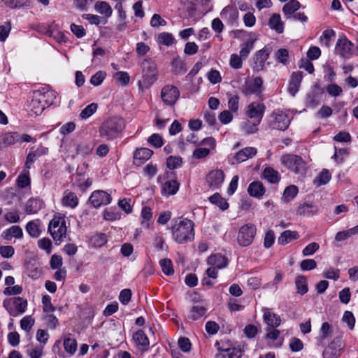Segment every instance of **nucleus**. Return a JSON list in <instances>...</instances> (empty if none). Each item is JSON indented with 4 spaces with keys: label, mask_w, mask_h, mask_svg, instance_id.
<instances>
[{
    "label": "nucleus",
    "mask_w": 358,
    "mask_h": 358,
    "mask_svg": "<svg viewBox=\"0 0 358 358\" xmlns=\"http://www.w3.org/2000/svg\"><path fill=\"white\" fill-rule=\"evenodd\" d=\"M317 211V208L312 204L304 203L299 207L298 213L303 216L313 215Z\"/></svg>",
    "instance_id": "49530a36"
},
{
    "label": "nucleus",
    "mask_w": 358,
    "mask_h": 358,
    "mask_svg": "<svg viewBox=\"0 0 358 358\" xmlns=\"http://www.w3.org/2000/svg\"><path fill=\"white\" fill-rule=\"evenodd\" d=\"M298 187L295 185H289L285 188L282 199L284 202L292 200L298 194Z\"/></svg>",
    "instance_id": "ea45409f"
},
{
    "label": "nucleus",
    "mask_w": 358,
    "mask_h": 358,
    "mask_svg": "<svg viewBox=\"0 0 358 358\" xmlns=\"http://www.w3.org/2000/svg\"><path fill=\"white\" fill-rule=\"evenodd\" d=\"M263 177L271 183H276L280 180L278 172L271 167H266L263 172Z\"/></svg>",
    "instance_id": "e433bc0d"
},
{
    "label": "nucleus",
    "mask_w": 358,
    "mask_h": 358,
    "mask_svg": "<svg viewBox=\"0 0 358 358\" xmlns=\"http://www.w3.org/2000/svg\"><path fill=\"white\" fill-rule=\"evenodd\" d=\"M172 68L176 73L181 74L186 71L185 64L180 58H176L172 61Z\"/></svg>",
    "instance_id": "4d7b16f0"
},
{
    "label": "nucleus",
    "mask_w": 358,
    "mask_h": 358,
    "mask_svg": "<svg viewBox=\"0 0 358 358\" xmlns=\"http://www.w3.org/2000/svg\"><path fill=\"white\" fill-rule=\"evenodd\" d=\"M269 57V52L268 50L262 49L257 52L256 54L257 62L253 66V70L255 71H262L265 66V62Z\"/></svg>",
    "instance_id": "4be33fe9"
},
{
    "label": "nucleus",
    "mask_w": 358,
    "mask_h": 358,
    "mask_svg": "<svg viewBox=\"0 0 358 358\" xmlns=\"http://www.w3.org/2000/svg\"><path fill=\"white\" fill-rule=\"evenodd\" d=\"M298 238V234L296 231H285L281 234L278 238V243L281 245H285L292 240H295Z\"/></svg>",
    "instance_id": "4c0bfd02"
},
{
    "label": "nucleus",
    "mask_w": 358,
    "mask_h": 358,
    "mask_svg": "<svg viewBox=\"0 0 358 358\" xmlns=\"http://www.w3.org/2000/svg\"><path fill=\"white\" fill-rule=\"evenodd\" d=\"M141 224L145 225L146 227H149L148 222L152 218V210L150 207L144 206L141 210Z\"/></svg>",
    "instance_id": "864d4df0"
},
{
    "label": "nucleus",
    "mask_w": 358,
    "mask_h": 358,
    "mask_svg": "<svg viewBox=\"0 0 358 358\" xmlns=\"http://www.w3.org/2000/svg\"><path fill=\"white\" fill-rule=\"evenodd\" d=\"M3 306L11 316L17 317L26 311L27 301L21 297H15L4 300Z\"/></svg>",
    "instance_id": "1a4fd4ad"
},
{
    "label": "nucleus",
    "mask_w": 358,
    "mask_h": 358,
    "mask_svg": "<svg viewBox=\"0 0 358 358\" xmlns=\"http://www.w3.org/2000/svg\"><path fill=\"white\" fill-rule=\"evenodd\" d=\"M48 232L56 243H62L66 238L67 226L64 215L60 213L54 215L48 225Z\"/></svg>",
    "instance_id": "20e7f679"
},
{
    "label": "nucleus",
    "mask_w": 358,
    "mask_h": 358,
    "mask_svg": "<svg viewBox=\"0 0 358 358\" xmlns=\"http://www.w3.org/2000/svg\"><path fill=\"white\" fill-rule=\"evenodd\" d=\"M143 76L139 85L142 88L148 89L156 82L158 77L157 64L152 60L145 59L142 63Z\"/></svg>",
    "instance_id": "423d86ee"
},
{
    "label": "nucleus",
    "mask_w": 358,
    "mask_h": 358,
    "mask_svg": "<svg viewBox=\"0 0 358 358\" xmlns=\"http://www.w3.org/2000/svg\"><path fill=\"white\" fill-rule=\"evenodd\" d=\"M179 185L176 180H168L163 184L162 193L165 196L174 195L178 192Z\"/></svg>",
    "instance_id": "cd10ccee"
},
{
    "label": "nucleus",
    "mask_w": 358,
    "mask_h": 358,
    "mask_svg": "<svg viewBox=\"0 0 358 358\" xmlns=\"http://www.w3.org/2000/svg\"><path fill=\"white\" fill-rule=\"evenodd\" d=\"M153 152L145 148L137 149L134 154V163L141 166L147 162L152 155Z\"/></svg>",
    "instance_id": "f3484780"
},
{
    "label": "nucleus",
    "mask_w": 358,
    "mask_h": 358,
    "mask_svg": "<svg viewBox=\"0 0 358 358\" xmlns=\"http://www.w3.org/2000/svg\"><path fill=\"white\" fill-rule=\"evenodd\" d=\"M91 244L96 248H100L107 243V236L105 234H96L90 238Z\"/></svg>",
    "instance_id": "37998d69"
},
{
    "label": "nucleus",
    "mask_w": 358,
    "mask_h": 358,
    "mask_svg": "<svg viewBox=\"0 0 358 358\" xmlns=\"http://www.w3.org/2000/svg\"><path fill=\"white\" fill-rule=\"evenodd\" d=\"M327 92L331 96H338L342 92V88L337 84H330L326 87Z\"/></svg>",
    "instance_id": "e2e57ef3"
},
{
    "label": "nucleus",
    "mask_w": 358,
    "mask_h": 358,
    "mask_svg": "<svg viewBox=\"0 0 358 358\" xmlns=\"http://www.w3.org/2000/svg\"><path fill=\"white\" fill-rule=\"evenodd\" d=\"M343 346L338 340H333L323 352L324 358H338L342 352Z\"/></svg>",
    "instance_id": "4468645a"
},
{
    "label": "nucleus",
    "mask_w": 358,
    "mask_h": 358,
    "mask_svg": "<svg viewBox=\"0 0 358 358\" xmlns=\"http://www.w3.org/2000/svg\"><path fill=\"white\" fill-rule=\"evenodd\" d=\"M281 163L290 171L303 176L308 170L306 162L300 156L296 155H285L280 159Z\"/></svg>",
    "instance_id": "39448f33"
},
{
    "label": "nucleus",
    "mask_w": 358,
    "mask_h": 358,
    "mask_svg": "<svg viewBox=\"0 0 358 358\" xmlns=\"http://www.w3.org/2000/svg\"><path fill=\"white\" fill-rule=\"evenodd\" d=\"M343 321L345 322L350 329H353L355 324V318L350 311H345L343 315Z\"/></svg>",
    "instance_id": "69168bd1"
},
{
    "label": "nucleus",
    "mask_w": 358,
    "mask_h": 358,
    "mask_svg": "<svg viewBox=\"0 0 358 358\" xmlns=\"http://www.w3.org/2000/svg\"><path fill=\"white\" fill-rule=\"evenodd\" d=\"M98 106L95 103H92L86 106L80 114L82 119H87L92 116L97 110Z\"/></svg>",
    "instance_id": "5fc2aeb1"
},
{
    "label": "nucleus",
    "mask_w": 358,
    "mask_h": 358,
    "mask_svg": "<svg viewBox=\"0 0 358 358\" xmlns=\"http://www.w3.org/2000/svg\"><path fill=\"white\" fill-rule=\"evenodd\" d=\"M44 207V203L37 198L29 199L24 205V210L27 214H36Z\"/></svg>",
    "instance_id": "aec40b11"
},
{
    "label": "nucleus",
    "mask_w": 358,
    "mask_h": 358,
    "mask_svg": "<svg viewBox=\"0 0 358 358\" xmlns=\"http://www.w3.org/2000/svg\"><path fill=\"white\" fill-rule=\"evenodd\" d=\"M335 36L334 30H325L323 31L322 35L320 38V43L327 48L331 45V38Z\"/></svg>",
    "instance_id": "3c124183"
},
{
    "label": "nucleus",
    "mask_w": 358,
    "mask_h": 358,
    "mask_svg": "<svg viewBox=\"0 0 358 358\" xmlns=\"http://www.w3.org/2000/svg\"><path fill=\"white\" fill-rule=\"evenodd\" d=\"M257 234L256 226L252 223H248L241 226L238 231L237 242L241 247L251 245Z\"/></svg>",
    "instance_id": "0eeeda50"
},
{
    "label": "nucleus",
    "mask_w": 358,
    "mask_h": 358,
    "mask_svg": "<svg viewBox=\"0 0 358 358\" xmlns=\"http://www.w3.org/2000/svg\"><path fill=\"white\" fill-rule=\"evenodd\" d=\"M257 39L255 34H251L250 38L243 44V47L240 50V56L245 59L248 56L250 52L253 48L254 43Z\"/></svg>",
    "instance_id": "473e14b6"
},
{
    "label": "nucleus",
    "mask_w": 358,
    "mask_h": 358,
    "mask_svg": "<svg viewBox=\"0 0 358 358\" xmlns=\"http://www.w3.org/2000/svg\"><path fill=\"white\" fill-rule=\"evenodd\" d=\"M263 81L260 77H256L253 80L246 81L243 93L245 95L256 94L260 92Z\"/></svg>",
    "instance_id": "dca6fc26"
},
{
    "label": "nucleus",
    "mask_w": 358,
    "mask_h": 358,
    "mask_svg": "<svg viewBox=\"0 0 358 358\" xmlns=\"http://www.w3.org/2000/svg\"><path fill=\"white\" fill-rule=\"evenodd\" d=\"M248 192L251 196L261 198L266 192V189L261 182L255 181L248 186Z\"/></svg>",
    "instance_id": "b1692460"
},
{
    "label": "nucleus",
    "mask_w": 358,
    "mask_h": 358,
    "mask_svg": "<svg viewBox=\"0 0 358 358\" xmlns=\"http://www.w3.org/2000/svg\"><path fill=\"white\" fill-rule=\"evenodd\" d=\"M207 309L201 304H195L189 310L188 318L192 320H197L206 313Z\"/></svg>",
    "instance_id": "c85d7f7f"
},
{
    "label": "nucleus",
    "mask_w": 358,
    "mask_h": 358,
    "mask_svg": "<svg viewBox=\"0 0 358 358\" xmlns=\"http://www.w3.org/2000/svg\"><path fill=\"white\" fill-rule=\"evenodd\" d=\"M94 207L98 208L101 205H107L111 201L110 195L103 190H96L93 192L89 199Z\"/></svg>",
    "instance_id": "ddd939ff"
},
{
    "label": "nucleus",
    "mask_w": 358,
    "mask_h": 358,
    "mask_svg": "<svg viewBox=\"0 0 358 358\" xmlns=\"http://www.w3.org/2000/svg\"><path fill=\"white\" fill-rule=\"evenodd\" d=\"M257 153V150L254 147H246L237 152L234 159L237 163L243 162L250 158L255 157Z\"/></svg>",
    "instance_id": "a211bd4d"
},
{
    "label": "nucleus",
    "mask_w": 358,
    "mask_h": 358,
    "mask_svg": "<svg viewBox=\"0 0 358 358\" xmlns=\"http://www.w3.org/2000/svg\"><path fill=\"white\" fill-rule=\"evenodd\" d=\"M43 345L32 347L27 350L31 358H41L43 355Z\"/></svg>",
    "instance_id": "774afa93"
},
{
    "label": "nucleus",
    "mask_w": 358,
    "mask_h": 358,
    "mask_svg": "<svg viewBox=\"0 0 358 358\" xmlns=\"http://www.w3.org/2000/svg\"><path fill=\"white\" fill-rule=\"evenodd\" d=\"M20 138V135L17 132H8L2 136V141L5 145L10 146L17 143Z\"/></svg>",
    "instance_id": "58836bf2"
},
{
    "label": "nucleus",
    "mask_w": 358,
    "mask_h": 358,
    "mask_svg": "<svg viewBox=\"0 0 358 358\" xmlns=\"http://www.w3.org/2000/svg\"><path fill=\"white\" fill-rule=\"evenodd\" d=\"M95 10L106 17H110L113 14V9L106 1H98L94 4Z\"/></svg>",
    "instance_id": "7c9ffc66"
},
{
    "label": "nucleus",
    "mask_w": 358,
    "mask_h": 358,
    "mask_svg": "<svg viewBox=\"0 0 358 358\" xmlns=\"http://www.w3.org/2000/svg\"><path fill=\"white\" fill-rule=\"evenodd\" d=\"M209 200L212 203L217 205L222 210L229 208V203L227 202L226 199L221 197L218 193H215L211 196Z\"/></svg>",
    "instance_id": "a19ab883"
},
{
    "label": "nucleus",
    "mask_w": 358,
    "mask_h": 358,
    "mask_svg": "<svg viewBox=\"0 0 358 358\" xmlns=\"http://www.w3.org/2000/svg\"><path fill=\"white\" fill-rule=\"evenodd\" d=\"M43 311L47 313H51L55 311V308L51 303V297L49 295H44L42 298Z\"/></svg>",
    "instance_id": "052dcab7"
},
{
    "label": "nucleus",
    "mask_w": 358,
    "mask_h": 358,
    "mask_svg": "<svg viewBox=\"0 0 358 358\" xmlns=\"http://www.w3.org/2000/svg\"><path fill=\"white\" fill-rule=\"evenodd\" d=\"M265 106L262 103L253 102L248 105L245 109V115L250 119L257 121V123H260L264 115Z\"/></svg>",
    "instance_id": "9b49d317"
},
{
    "label": "nucleus",
    "mask_w": 358,
    "mask_h": 358,
    "mask_svg": "<svg viewBox=\"0 0 358 358\" xmlns=\"http://www.w3.org/2000/svg\"><path fill=\"white\" fill-rule=\"evenodd\" d=\"M272 127L273 129L284 131L285 130L290 123V120L288 115L281 111L273 112L272 115Z\"/></svg>",
    "instance_id": "f8f14e48"
},
{
    "label": "nucleus",
    "mask_w": 358,
    "mask_h": 358,
    "mask_svg": "<svg viewBox=\"0 0 358 358\" xmlns=\"http://www.w3.org/2000/svg\"><path fill=\"white\" fill-rule=\"evenodd\" d=\"M48 149L45 148H38L34 150L32 148L27 156L25 166L30 169L33 163L36 161L38 157L44 155L47 152Z\"/></svg>",
    "instance_id": "bb28decb"
},
{
    "label": "nucleus",
    "mask_w": 358,
    "mask_h": 358,
    "mask_svg": "<svg viewBox=\"0 0 358 358\" xmlns=\"http://www.w3.org/2000/svg\"><path fill=\"white\" fill-rule=\"evenodd\" d=\"M301 6L300 3L296 0H290L289 2L285 3L282 8L283 13L287 16V18H289L290 15L294 13Z\"/></svg>",
    "instance_id": "f704fd0d"
},
{
    "label": "nucleus",
    "mask_w": 358,
    "mask_h": 358,
    "mask_svg": "<svg viewBox=\"0 0 358 358\" xmlns=\"http://www.w3.org/2000/svg\"><path fill=\"white\" fill-rule=\"evenodd\" d=\"M171 231L173 239L178 243H184L194 238V224L188 219L176 221Z\"/></svg>",
    "instance_id": "f03ea898"
},
{
    "label": "nucleus",
    "mask_w": 358,
    "mask_h": 358,
    "mask_svg": "<svg viewBox=\"0 0 358 358\" xmlns=\"http://www.w3.org/2000/svg\"><path fill=\"white\" fill-rule=\"evenodd\" d=\"M162 270L165 275H171L174 273L173 264L169 259H164L159 262Z\"/></svg>",
    "instance_id": "603ef678"
},
{
    "label": "nucleus",
    "mask_w": 358,
    "mask_h": 358,
    "mask_svg": "<svg viewBox=\"0 0 358 358\" xmlns=\"http://www.w3.org/2000/svg\"><path fill=\"white\" fill-rule=\"evenodd\" d=\"M220 15L222 19L227 20L229 23L233 24L238 19V13L236 10L227 6L222 10Z\"/></svg>",
    "instance_id": "72a5a7b5"
},
{
    "label": "nucleus",
    "mask_w": 358,
    "mask_h": 358,
    "mask_svg": "<svg viewBox=\"0 0 358 358\" xmlns=\"http://www.w3.org/2000/svg\"><path fill=\"white\" fill-rule=\"evenodd\" d=\"M124 128V120L118 116L106 119L99 127V134L106 141L116 138Z\"/></svg>",
    "instance_id": "f257e3e1"
},
{
    "label": "nucleus",
    "mask_w": 358,
    "mask_h": 358,
    "mask_svg": "<svg viewBox=\"0 0 358 358\" xmlns=\"http://www.w3.org/2000/svg\"><path fill=\"white\" fill-rule=\"evenodd\" d=\"M263 319L268 326L273 328L278 327L281 323L280 317L268 308L263 310Z\"/></svg>",
    "instance_id": "6ab92c4d"
},
{
    "label": "nucleus",
    "mask_w": 358,
    "mask_h": 358,
    "mask_svg": "<svg viewBox=\"0 0 358 358\" xmlns=\"http://www.w3.org/2000/svg\"><path fill=\"white\" fill-rule=\"evenodd\" d=\"M157 41L160 44L169 46L174 43V38L171 34L163 32L158 35Z\"/></svg>",
    "instance_id": "09e8293b"
},
{
    "label": "nucleus",
    "mask_w": 358,
    "mask_h": 358,
    "mask_svg": "<svg viewBox=\"0 0 358 358\" xmlns=\"http://www.w3.org/2000/svg\"><path fill=\"white\" fill-rule=\"evenodd\" d=\"M11 30L10 22H6L3 25L0 26V41L3 42L8 36Z\"/></svg>",
    "instance_id": "0e129e2a"
},
{
    "label": "nucleus",
    "mask_w": 358,
    "mask_h": 358,
    "mask_svg": "<svg viewBox=\"0 0 358 358\" xmlns=\"http://www.w3.org/2000/svg\"><path fill=\"white\" fill-rule=\"evenodd\" d=\"M55 98V92L52 91L34 92L29 105L31 112L35 115H41L46 107L53 103Z\"/></svg>",
    "instance_id": "7ed1b4c3"
},
{
    "label": "nucleus",
    "mask_w": 358,
    "mask_h": 358,
    "mask_svg": "<svg viewBox=\"0 0 358 358\" xmlns=\"http://www.w3.org/2000/svg\"><path fill=\"white\" fill-rule=\"evenodd\" d=\"M275 58L276 59L283 64H287L289 61V56L287 50L285 48H280L275 52Z\"/></svg>",
    "instance_id": "6e6d98bb"
},
{
    "label": "nucleus",
    "mask_w": 358,
    "mask_h": 358,
    "mask_svg": "<svg viewBox=\"0 0 358 358\" xmlns=\"http://www.w3.org/2000/svg\"><path fill=\"white\" fill-rule=\"evenodd\" d=\"M148 143L155 148H160L163 145L162 137L158 134L150 136L148 140Z\"/></svg>",
    "instance_id": "338daca9"
},
{
    "label": "nucleus",
    "mask_w": 358,
    "mask_h": 358,
    "mask_svg": "<svg viewBox=\"0 0 358 358\" xmlns=\"http://www.w3.org/2000/svg\"><path fill=\"white\" fill-rule=\"evenodd\" d=\"M133 339L134 342L138 345L147 347L150 344L148 337L141 330H138L135 334H134Z\"/></svg>",
    "instance_id": "79ce46f5"
},
{
    "label": "nucleus",
    "mask_w": 358,
    "mask_h": 358,
    "mask_svg": "<svg viewBox=\"0 0 358 358\" xmlns=\"http://www.w3.org/2000/svg\"><path fill=\"white\" fill-rule=\"evenodd\" d=\"M78 199L76 194L72 192H65L62 199V204L64 206L74 208L78 206Z\"/></svg>",
    "instance_id": "c756f323"
},
{
    "label": "nucleus",
    "mask_w": 358,
    "mask_h": 358,
    "mask_svg": "<svg viewBox=\"0 0 358 358\" xmlns=\"http://www.w3.org/2000/svg\"><path fill=\"white\" fill-rule=\"evenodd\" d=\"M241 351L236 348H230L220 350L216 358H241Z\"/></svg>",
    "instance_id": "2f4dec72"
},
{
    "label": "nucleus",
    "mask_w": 358,
    "mask_h": 358,
    "mask_svg": "<svg viewBox=\"0 0 358 358\" xmlns=\"http://www.w3.org/2000/svg\"><path fill=\"white\" fill-rule=\"evenodd\" d=\"M106 77V72L103 71H99L92 76V78H90V83L94 86H99L102 83Z\"/></svg>",
    "instance_id": "bf43d9fd"
},
{
    "label": "nucleus",
    "mask_w": 358,
    "mask_h": 358,
    "mask_svg": "<svg viewBox=\"0 0 358 358\" xmlns=\"http://www.w3.org/2000/svg\"><path fill=\"white\" fill-rule=\"evenodd\" d=\"M243 58L236 54H232L230 56L229 64L231 68L235 69H239L243 66Z\"/></svg>",
    "instance_id": "680f3d73"
},
{
    "label": "nucleus",
    "mask_w": 358,
    "mask_h": 358,
    "mask_svg": "<svg viewBox=\"0 0 358 358\" xmlns=\"http://www.w3.org/2000/svg\"><path fill=\"white\" fill-rule=\"evenodd\" d=\"M180 96L179 90L172 85L164 86L161 90V98L167 106H173Z\"/></svg>",
    "instance_id": "9d476101"
},
{
    "label": "nucleus",
    "mask_w": 358,
    "mask_h": 358,
    "mask_svg": "<svg viewBox=\"0 0 358 358\" xmlns=\"http://www.w3.org/2000/svg\"><path fill=\"white\" fill-rule=\"evenodd\" d=\"M64 348L67 353L72 355L77 350V342L74 338H67L64 341Z\"/></svg>",
    "instance_id": "de8ad7c7"
},
{
    "label": "nucleus",
    "mask_w": 358,
    "mask_h": 358,
    "mask_svg": "<svg viewBox=\"0 0 358 358\" xmlns=\"http://www.w3.org/2000/svg\"><path fill=\"white\" fill-rule=\"evenodd\" d=\"M269 27L274 29L277 33L282 34L284 31V23L281 20L280 14H273L268 20Z\"/></svg>",
    "instance_id": "a878e982"
},
{
    "label": "nucleus",
    "mask_w": 358,
    "mask_h": 358,
    "mask_svg": "<svg viewBox=\"0 0 358 358\" xmlns=\"http://www.w3.org/2000/svg\"><path fill=\"white\" fill-rule=\"evenodd\" d=\"M331 178V173L328 170L324 169L322 171L320 175L315 179L314 182L317 186H321L322 185L327 184L330 180Z\"/></svg>",
    "instance_id": "a18cd8bd"
},
{
    "label": "nucleus",
    "mask_w": 358,
    "mask_h": 358,
    "mask_svg": "<svg viewBox=\"0 0 358 358\" xmlns=\"http://www.w3.org/2000/svg\"><path fill=\"white\" fill-rule=\"evenodd\" d=\"M39 222L40 221L36 220L30 221L27 224L26 231L31 237L37 238L40 236L41 231L39 227Z\"/></svg>",
    "instance_id": "c9c22d12"
},
{
    "label": "nucleus",
    "mask_w": 358,
    "mask_h": 358,
    "mask_svg": "<svg viewBox=\"0 0 358 358\" xmlns=\"http://www.w3.org/2000/svg\"><path fill=\"white\" fill-rule=\"evenodd\" d=\"M259 124L257 123L256 120H253L252 122L248 120L242 124L241 128L245 134H252L257 131V125Z\"/></svg>",
    "instance_id": "8fccbe9b"
},
{
    "label": "nucleus",
    "mask_w": 358,
    "mask_h": 358,
    "mask_svg": "<svg viewBox=\"0 0 358 358\" xmlns=\"http://www.w3.org/2000/svg\"><path fill=\"white\" fill-rule=\"evenodd\" d=\"M224 180V174L221 170H213L206 176V181L211 188L219 187Z\"/></svg>",
    "instance_id": "2eb2a0df"
},
{
    "label": "nucleus",
    "mask_w": 358,
    "mask_h": 358,
    "mask_svg": "<svg viewBox=\"0 0 358 358\" xmlns=\"http://www.w3.org/2000/svg\"><path fill=\"white\" fill-rule=\"evenodd\" d=\"M297 293L303 295L308 292L307 280L304 276H298L295 280Z\"/></svg>",
    "instance_id": "c03bdc74"
},
{
    "label": "nucleus",
    "mask_w": 358,
    "mask_h": 358,
    "mask_svg": "<svg viewBox=\"0 0 358 358\" xmlns=\"http://www.w3.org/2000/svg\"><path fill=\"white\" fill-rule=\"evenodd\" d=\"M1 236L7 241L11 240L12 238H21L23 236V231L20 227L13 225L3 231Z\"/></svg>",
    "instance_id": "5701e85b"
},
{
    "label": "nucleus",
    "mask_w": 358,
    "mask_h": 358,
    "mask_svg": "<svg viewBox=\"0 0 358 358\" xmlns=\"http://www.w3.org/2000/svg\"><path fill=\"white\" fill-rule=\"evenodd\" d=\"M302 80V73L301 72L293 73L291 76V80L288 85V92L294 96L298 92L300 83Z\"/></svg>",
    "instance_id": "393cba45"
},
{
    "label": "nucleus",
    "mask_w": 358,
    "mask_h": 358,
    "mask_svg": "<svg viewBox=\"0 0 358 358\" xmlns=\"http://www.w3.org/2000/svg\"><path fill=\"white\" fill-rule=\"evenodd\" d=\"M182 158L178 156H170L166 159V166L169 169H175L182 164Z\"/></svg>",
    "instance_id": "13d9d810"
},
{
    "label": "nucleus",
    "mask_w": 358,
    "mask_h": 358,
    "mask_svg": "<svg viewBox=\"0 0 358 358\" xmlns=\"http://www.w3.org/2000/svg\"><path fill=\"white\" fill-rule=\"evenodd\" d=\"M207 263L217 268H223L228 264V259L220 254H215L208 257Z\"/></svg>",
    "instance_id": "412c9836"
},
{
    "label": "nucleus",
    "mask_w": 358,
    "mask_h": 358,
    "mask_svg": "<svg viewBox=\"0 0 358 358\" xmlns=\"http://www.w3.org/2000/svg\"><path fill=\"white\" fill-rule=\"evenodd\" d=\"M334 52L336 55L348 59L352 57L355 52V45L345 35L341 34L338 38Z\"/></svg>",
    "instance_id": "6e6552de"
}]
</instances>
